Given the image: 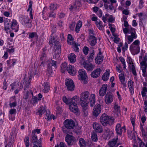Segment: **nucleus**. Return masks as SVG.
<instances>
[{
  "instance_id": "nucleus-42",
  "label": "nucleus",
  "mask_w": 147,
  "mask_h": 147,
  "mask_svg": "<svg viewBox=\"0 0 147 147\" xmlns=\"http://www.w3.org/2000/svg\"><path fill=\"white\" fill-rule=\"evenodd\" d=\"M82 26V22L79 20L77 23L76 27L75 28V31L77 32L78 33L80 30V28Z\"/></svg>"
},
{
  "instance_id": "nucleus-29",
  "label": "nucleus",
  "mask_w": 147,
  "mask_h": 147,
  "mask_svg": "<svg viewBox=\"0 0 147 147\" xmlns=\"http://www.w3.org/2000/svg\"><path fill=\"white\" fill-rule=\"evenodd\" d=\"M46 110V107L45 106L41 107L39 108L38 112L36 113L40 117L45 112Z\"/></svg>"
},
{
  "instance_id": "nucleus-24",
  "label": "nucleus",
  "mask_w": 147,
  "mask_h": 147,
  "mask_svg": "<svg viewBox=\"0 0 147 147\" xmlns=\"http://www.w3.org/2000/svg\"><path fill=\"white\" fill-rule=\"evenodd\" d=\"M118 138H115L109 141L108 144L109 147H117L118 144L117 143Z\"/></svg>"
},
{
  "instance_id": "nucleus-45",
  "label": "nucleus",
  "mask_w": 147,
  "mask_h": 147,
  "mask_svg": "<svg viewBox=\"0 0 147 147\" xmlns=\"http://www.w3.org/2000/svg\"><path fill=\"white\" fill-rule=\"evenodd\" d=\"M24 141L25 142L26 147H29L30 145V142L28 137L27 136H26L24 139Z\"/></svg>"
},
{
  "instance_id": "nucleus-8",
  "label": "nucleus",
  "mask_w": 147,
  "mask_h": 147,
  "mask_svg": "<svg viewBox=\"0 0 147 147\" xmlns=\"http://www.w3.org/2000/svg\"><path fill=\"white\" fill-rule=\"evenodd\" d=\"M52 37L50 40L49 43L53 45H54V49L55 50H60L61 46L60 45L59 42L55 40V38L54 36H51Z\"/></svg>"
},
{
  "instance_id": "nucleus-41",
  "label": "nucleus",
  "mask_w": 147,
  "mask_h": 147,
  "mask_svg": "<svg viewBox=\"0 0 147 147\" xmlns=\"http://www.w3.org/2000/svg\"><path fill=\"white\" fill-rule=\"evenodd\" d=\"M131 62L132 63H131L132 64L131 65V66L130 67V69H131L133 74L134 75L136 76L137 75V74L136 71L135 66L133 65L132 61H131V60L130 61V60L129 59V63L130 64L131 63Z\"/></svg>"
},
{
  "instance_id": "nucleus-59",
  "label": "nucleus",
  "mask_w": 147,
  "mask_h": 147,
  "mask_svg": "<svg viewBox=\"0 0 147 147\" xmlns=\"http://www.w3.org/2000/svg\"><path fill=\"white\" fill-rule=\"evenodd\" d=\"M88 48L87 47H85L83 49V51L84 53L86 55L88 54Z\"/></svg>"
},
{
  "instance_id": "nucleus-54",
  "label": "nucleus",
  "mask_w": 147,
  "mask_h": 147,
  "mask_svg": "<svg viewBox=\"0 0 147 147\" xmlns=\"http://www.w3.org/2000/svg\"><path fill=\"white\" fill-rule=\"evenodd\" d=\"M5 30L9 29L11 28V23H7L5 24Z\"/></svg>"
},
{
  "instance_id": "nucleus-38",
  "label": "nucleus",
  "mask_w": 147,
  "mask_h": 147,
  "mask_svg": "<svg viewBox=\"0 0 147 147\" xmlns=\"http://www.w3.org/2000/svg\"><path fill=\"white\" fill-rule=\"evenodd\" d=\"M47 64L48 66V68L47 69V74L49 76L52 73V70L51 66V62H49Z\"/></svg>"
},
{
  "instance_id": "nucleus-35",
  "label": "nucleus",
  "mask_w": 147,
  "mask_h": 147,
  "mask_svg": "<svg viewBox=\"0 0 147 147\" xmlns=\"http://www.w3.org/2000/svg\"><path fill=\"white\" fill-rule=\"evenodd\" d=\"M103 59V56H96L95 58V60L96 64H99L102 62Z\"/></svg>"
},
{
  "instance_id": "nucleus-14",
  "label": "nucleus",
  "mask_w": 147,
  "mask_h": 147,
  "mask_svg": "<svg viewBox=\"0 0 147 147\" xmlns=\"http://www.w3.org/2000/svg\"><path fill=\"white\" fill-rule=\"evenodd\" d=\"M104 131L105 133L103 135V138L105 140L109 139L111 137V134L112 133V132L107 127H106L105 128Z\"/></svg>"
},
{
  "instance_id": "nucleus-5",
  "label": "nucleus",
  "mask_w": 147,
  "mask_h": 147,
  "mask_svg": "<svg viewBox=\"0 0 147 147\" xmlns=\"http://www.w3.org/2000/svg\"><path fill=\"white\" fill-rule=\"evenodd\" d=\"M147 57L146 56H145L144 57V60L142 61L140 63L141 65V69L143 73L142 75L144 77H146L147 76V74L146 73L147 68Z\"/></svg>"
},
{
  "instance_id": "nucleus-39",
  "label": "nucleus",
  "mask_w": 147,
  "mask_h": 147,
  "mask_svg": "<svg viewBox=\"0 0 147 147\" xmlns=\"http://www.w3.org/2000/svg\"><path fill=\"white\" fill-rule=\"evenodd\" d=\"M82 107V112L83 113V115L84 116H86L88 113V109L87 107L88 105L83 106L81 105Z\"/></svg>"
},
{
  "instance_id": "nucleus-25",
  "label": "nucleus",
  "mask_w": 147,
  "mask_h": 147,
  "mask_svg": "<svg viewBox=\"0 0 147 147\" xmlns=\"http://www.w3.org/2000/svg\"><path fill=\"white\" fill-rule=\"evenodd\" d=\"M119 77L121 84L124 87H126V82L125 81V77L123 74L121 73L119 75Z\"/></svg>"
},
{
  "instance_id": "nucleus-30",
  "label": "nucleus",
  "mask_w": 147,
  "mask_h": 147,
  "mask_svg": "<svg viewBox=\"0 0 147 147\" xmlns=\"http://www.w3.org/2000/svg\"><path fill=\"white\" fill-rule=\"evenodd\" d=\"M85 69L88 71H92L94 68V65L91 63H85L83 65Z\"/></svg>"
},
{
  "instance_id": "nucleus-51",
  "label": "nucleus",
  "mask_w": 147,
  "mask_h": 147,
  "mask_svg": "<svg viewBox=\"0 0 147 147\" xmlns=\"http://www.w3.org/2000/svg\"><path fill=\"white\" fill-rule=\"evenodd\" d=\"M94 51L92 52L90 54L88 58V60L89 62H91L94 59Z\"/></svg>"
},
{
  "instance_id": "nucleus-55",
  "label": "nucleus",
  "mask_w": 147,
  "mask_h": 147,
  "mask_svg": "<svg viewBox=\"0 0 147 147\" xmlns=\"http://www.w3.org/2000/svg\"><path fill=\"white\" fill-rule=\"evenodd\" d=\"M76 24V23L75 22H73L70 24L69 26L70 30H73L74 29V27Z\"/></svg>"
},
{
  "instance_id": "nucleus-12",
  "label": "nucleus",
  "mask_w": 147,
  "mask_h": 147,
  "mask_svg": "<svg viewBox=\"0 0 147 147\" xmlns=\"http://www.w3.org/2000/svg\"><path fill=\"white\" fill-rule=\"evenodd\" d=\"M75 140L74 137L69 134H67L65 137V140L69 145H72Z\"/></svg>"
},
{
  "instance_id": "nucleus-28",
  "label": "nucleus",
  "mask_w": 147,
  "mask_h": 147,
  "mask_svg": "<svg viewBox=\"0 0 147 147\" xmlns=\"http://www.w3.org/2000/svg\"><path fill=\"white\" fill-rule=\"evenodd\" d=\"M134 83L131 80H130L128 82V86L131 94H133L134 93Z\"/></svg>"
},
{
  "instance_id": "nucleus-2",
  "label": "nucleus",
  "mask_w": 147,
  "mask_h": 147,
  "mask_svg": "<svg viewBox=\"0 0 147 147\" xmlns=\"http://www.w3.org/2000/svg\"><path fill=\"white\" fill-rule=\"evenodd\" d=\"M79 100V98L76 96L72 98V103L70 104L69 109L70 111L76 114L78 113L79 109L77 106V103Z\"/></svg>"
},
{
  "instance_id": "nucleus-9",
  "label": "nucleus",
  "mask_w": 147,
  "mask_h": 147,
  "mask_svg": "<svg viewBox=\"0 0 147 147\" xmlns=\"http://www.w3.org/2000/svg\"><path fill=\"white\" fill-rule=\"evenodd\" d=\"M101 110V105L98 104H96L93 109V115L95 117H97L100 113Z\"/></svg>"
},
{
  "instance_id": "nucleus-31",
  "label": "nucleus",
  "mask_w": 147,
  "mask_h": 147,
  "mask_svg": "<svg viewBox=\"0 0 147 147\" xmlns=\"http://www.w3.org/2000/svg\"><path fill=\"white\" fill-rule=\"evenodd\" d=\"M50 113L49 110L47 111L46 113L45 116V119L48 120H50L52 118L54 119H55V116L53 115H50Z\"/></svg>"
},
{
  "instance_id": "nucleus-44",
  "label": "nucleus",
  "mask_w": 147,
  "mask_h": 147,
  "mask_svg": "<svg viewBox=\"0 0 147 147\" xmlns=\"http://www.w3.org/2000/svg\"><path fill=\"white\" fill-rule=\"evenodd\" d=\"M32 1H30L29 2V5L28 6V8L27 9V11H30V15H32Z\"/></svg>"
},
{
  "instance_id": "nucleus-32",
  "label": "nucleus",
  "mask_w": 147,
  "mask_h": 147,
  "mask_svg": "<svg viewBox=\"0 0 147 147\" xmlns=\"http://www.w3.org/2000/svg\"><path fill=\"white\" fill-rule=\"evenodd\" d=\"M62 100L63 102L66 104H69V105L70 104L72 103V98H67L65 96H63Z\"/></svg>"
},
{
  "instance_id": "nucleus-11",
  "label": "nucleus",
  "mask_w": 147,
  "mask_h": 147,
  "mask_svg": "<svg viewBox=\"0 0 147 147\" xmlns=\"http://www.w3.org/2000/svg\"><path fill=\"white\" fill-rule=\"evenodd\" d=\"M113 94L110 93H107L105 96V101L107 104H110L113 101Z\"/></svg>"
},
{
  "instance_id": "nucleus-46",
  "label": "nucleus",
  "mask_w": 147,
  "mask_h": 147,
  "mask_svg": "<svg viewBox=\"0 0 147 147\" xmlns=\"http://www.w3.org/2000/svg\"><path fill=\"white\" fill-rule=\"evenodd\" d=\"M72 43L73 48L74 49V50L75 51L77 52H79V49L78 47V46H80V45L78 44V43Z\"/></svg>"
},
{
  "instance_id": "nucleus-48",
  "label": "nucleus",
  "mask_w": 147,
  "mask_h": 147,
  "mask_svg": "<svg viewBox=\"0 0 147 147\" xmlns=\"http://www.w3.org/2000/svg\"><path fill=\"white\" fill-rule=\"evenodd\" d=\"M96 24L100 30L102 29V28L103 26L102 25V22L100 21H96Z\"/></svg>"
},
{
  "instance_id": "nucleus-36",
  "label": "nucleus",
  "mask_w": 147,
  "mask_h": 147,
  "mask_svg": "<svg viewBox=\"0 0 147 147\" xmlns=\"http://www.w3.org/2000/svg\"><path fill=\"white\" fill-rule=\"evenodd\" d=\"M44 87V88L42 90L43 92L44 93L48 92L49 90V86L48 85V84L47 82H44L43 85Z\"/></svg>"
},
{
  "instance_id": "nucleus-22",
  "label": "nucleus",
  "mask_w": 147,
  "mask_h": 147,
  "mask_svg": "<svg viewBox=\"0 0 147 147\" xmlns=\"http://www.w3.org/2000/svg\"><path fill=\"white\" fill-rule=\"evenodd\" d=\"M15 131H13L10 134V137L9 142L6 145L9 147H11L12 146V144H13L15 140L14 139V136H15Z\"/></svg>"
},
{
  "instance_id": "nucleus-52",
  "label": "nucleus",
  "mask_w": 147,
  "mask_h": 147,
  "mask_svg": "<svg viewBox=\"0 0 147 147\" xmlns=\"http://www.w3.org/2000/svg\"><path fill=\"white\" fill-rule=\"evenodd\" d=\"M79 61L81 64H82L83 65L85 64V63H86L85 61V60L84 58L82 56H81L79 58Z\"/></svg>"
},
{
  "instance_id": "nucleus-40",
  "label": "nucleus",
  "mask_w": 147,
  "mask_h": 147,
  "mask_svg": "<svg viewBox=\"0 0 147 147\" xmlns=\"http://www.w3.org/2000/svg\"><path fill=\"white\" fill-rule=\"evenodd\" d=\"M61 53V50H55V54L53 55V58L57 59L59 58Z\"/></svg>"
},
{
  "instance_id": "nucleus-60",
  "label": "nucleus",
  "mask_w": 147,
  "mask_h": 147,
  "mask_svg": "<svg viewBox=\"0 0 147 147\" xmlns=\"http://www.w3.org/2000/svg\"><path fill=\"white\" fill-rule=\"evenodd\" d=\"M109 16V14H106L105 16H102V19L105 23L106 22V21L107 20V18Z\"/></svg>"
},
{
  "instance_id": "nucleus-53",
  "label": "nucleus",
  "mask_w": 147,
  "mask_h": 147,
  "mask_svg": "<svg viewBox=\"0 0 147 147\" xmlns=\"http://www.w3.org/2000/svg\"><path fill=\"white\" fill-rule=\"evenodd\" d=\"M114 109L115 111L117 113H120V107L118 105L115 104L114 106Z\"/></svg>"
},
{
  "instance_id": "nucleus-43",
  "label": "nucleus",
  "mask_w": 147,
  "mask_h": 147,
  "mask_svg": "<svg viewBox=\"0 0 147 147\" xmlns=\"http://www.w3.org/2000/svg\"><path fill=\"white\" fill-rule=\"evenodd\" d=\"M79 143L80 147H85L86 145V142L82 138L79 139Z\"/></svg>"
},
{
  "instance_id": "nucleus-18",
  "label": "nucleus",
  "mask_w": 147,
  "mask_h": 147,
  "mask_svg": "<svg viewBox=\"0 0 147 147\" xmlns=\"http://www.w3.org/2000/svg\"><path fill=\"white\" fill-rule=\"evenodd\" d=\"M101 71L102 70L100 68L96 69L91 74V76L93 78H96L100 75Z\"/></svg>"
},
{
  "instance_id": "nucleus-47",
  "label": "nucleus",
  "mask_w": 147,
  "mask_h": 147,
  "mask_svg": "<svg viewBox=\"0 0 147 147\" xmlns=\"http://www.w3.org/2000/svg\"><path fill=\"white\" fill-rule=\"evenodd\" d=\"M119 59L123 66V68L125 69L126 68V65L125 59L122 57H120Z\"/></svg>"
},
{
  "instance_id": "nucleus-10",
  "label": "nucleus",
  "mask_w": 147,
  "mask_h": 147,
  "mask_svg": "<svg viewBox=\"0 0 147 147\" xmlns=\"http://www.w3.org/2000/svg\"><path fill=\"white\" fill-rule=\"evenodd\" d=\"M97 39L94 36H88V41L89 44L91 46H94L97 43Z\"/></svg>"
},
{
  "instance_id": "nucleus-3",
  "label": "nucleus",
  "mask_w": 147,
  "mask_h": 147,
  "mask_svg": "<svg viewBox=\"0 0 147 147\" xmlns=\"http://www.w3.org/2000/svg\"><path fill=\"white\" fill-rule=\"evenodd\" d=\"M78 78L81 80L84 84L87 83V76L86 73L83 69H80L78 71Z\"/></svg>"
},
{
  "instance_id": "nucleus-63",
  "label": "nucleus",
  "mask_w": 147,
  "mask_h": 147,
  "mask_svg": "<svg viewBox=\"0 0 147 147\" xmlns=\"http://www.w3.org/2000/svg\"><path fill=\"white\" fill-rule=\"evenodd\" d=\"M80 4V3L78 1H76L75 2L74 4L73 5V7L74 9H76L77 8V6H79Z\"/></svg>"
},
{
  "instance_id": "nucleus-50",
  "label": "nucleus",
  "mask_w": 147,
  "mask_h": 147,
  "mask_svg": "<svg viewBox=\"0 0 147 147\" xmlns=\"http://www.w3.org/2000/svg\"><path fill=\"white\" fill-rule=\"evenodd\" d=\"M37 36V34L36 32H32L29 34V38H32Z\"/></svg>"
},
{
  "instance_id": "nucleus-34",
  "label": "nucleus",
  "mask_w": 147,
  "mask_h": 147,
  "mask_svg": "<svg viewBox=\"0 0 147 147\" xmlns=\"http://www.w3.org/2000/svg\"><path fill=\"white\" fill-rule=\"evenodd\" d=\"M61 71L62 73H64L65 70H67L68 66L67 64L65 62L63 63L61 66Z\"/></svg>"
},
{
  "instance_id": "nucleus-23",
  "label": "nucleus",
  "mask_w": 147,
  "mask_h": 147,
  "mask_svg": "<svg viewBox=\"0 0 147 147\" xmlns=\"http://www.w3.org/2000/svg\"><path fill=\"white\" fill-rule=\"evenodd\" d=\"M11 28L12 30H14L16 32H17L18 31V27L17 25V22L16 20H13L11 23Z\"/></svg>"
},
{
  "instance_id": "nucleus-20",
  "label": "nucleus",
  "mask_w": 147,
  "mask_h": 147,
  "mask_svg": "<svg viewBox=\"0 0 147 147\" xmlns=\"http://www.w3.org/2000/svg\"><path fill=\"white\" fill-rule=\"evenodd\" d=\"M130 50L132 53L137 54L140 52V47L131 44L130 46Z\"/></svg>"
},
{
  "instance_id": "nucleus-17",
  "label": "nucleus",
  "mask_w": 147,
  "mask_h": 147,
  "mask_svg": "<svg viewBox=\"0 0 147 147\" xmlns=\"http://www.w3.org/2000/svg\"><path fill=\"white\" fill-rule=\"evenodd\" d=\"M123 129H124L125 130H126L125 126L121 127V125L120 123H118L116 125L115 127V130L117 135H121L122 134Z\"/></svg>"
},
{
  "instance_id": "nucleus-16",
  "label": "nucleus",
  "mask_w": 147,
  "mask_h": 147,
  "mask_svg": "<svg viewBox=\"0 0 147 147\" xmlns=\"http://www.w3.org/2000/svg\"><path fill=\"white\" fill-rule=\"evenodd\" d=\"M107 89V84H103L99 90V95L102 96H103L106 93Z\"/></svg>"
},
{
  "instance_id": "nucleus-61",
  "label": "nucleus",
  "mask_w": 147,
  "mask_h": 147,
  "mask_svg": "<svg viewBox=\"0 0 147 147\" xmlns=\"http://www.w3.org/2000/svg\"><path fill=\"white\" fill-rule=\"evenodd\" d=\"M140 41L139 40H135L131 44L139 46Z\"/></svg>"
},
{
  "instance_id": "nucleus-1",
  "label": "nucleus",
  "mask_w": 147,
  "mask_h": 147,
  "mask_svg": "<svg viewBox=\"0 0 147 147\" xmlns=\"http://www.w3.org/2000/svg\"><path fill=\"white\" fill-rule=\"evenodd\" d=\"M95 94H90L88 91L82 92L81 94L80 103L81 105H88L90 103V107H93L95 102Z\"/></svg>"
},
{
  "instance_id": "nucleus-58",
  "label": "nucleus",
  "mask_w": 147,
  "mask_h": 147,
  "mask_svg": "<svg viewBox=\"0 0 147 147\" xmlns=\"http://www.w3.org/2000/svg\"><path fill=\"white\" fill-rule=\"evenodd\" d=\"M31 21L30 20L28 17H26L24 18V22L25 24L28 23Z\"/></svg>"
},
{
  "instance_id": "nucleus-21",
  "label": "nucleus",
  "mask_w": 147,
  "mask_h": 147,
  "mask_svg": "<svg viewBox=\"0 0 147 147\" xmlns=\"http://www.w3.org/2000/svg\"><path fill=\"white\" fill-rule=\"evenodd\" d=\"M67 68V71L70 75L74 76L76 74V71L73 66L69 65H68V67Z\"/></svg>"
},
{
  "instance_id": "nucleus-26",
  "label": "nucleus",
  "mask_w": 147,
  "mask_h": 147,
  "mask_svg": "<svg viewBox=\"0 0 147 147\" xmlns=\"http://www.w3.org/2000/svg\"><path fill=\"white\" fill-rule=\"evenodd\" d=\"M68 58L70 62L71 63H74L76 61V56L74 53H71L69 54Z\"/></svg>"
},
{
  "instance_id": "nucleus-62",
  "label": "nucleus",
  "mask_w": 147,
  "mask_h": 147,
  "mask_svg": "<svg viewBox=\"0 0 147 147\" xmlns=\"http://www.w3.org/2000/svg\"><path fill=\"white\" fill-rule=\"evenodd\" d=\"M16 109H11L10 110L9 113L11 114H14L16 113Z\"/></svg>"
},
{
  "instance_id": "nucleus-37",
  "label": "nucleus",
  "mask_w": 147,
  "mask_h": 147,
  "mask_svg": "<svg viewBox=\"0 0 147 147\" xmlns=\"http://www.w3.org/2000/svg\"><path fill=\"white\" fill-rule=\"evenodd\" d=\"M109 71H107L103 74L102 77V80L105 81H107L109 79Z\"/></svg>"
},
{
  "instance_id": "nucleus-6",
  "label": "nucleus",
  "mask_w": 147,
  "mask_h": 147,
  "mask_svg": "<svg viewBox=\"0 0 147 147\" xmlns=\"http://www.w3.org/2000/svg\"><path fill=\"white\" fill-rule=\"evenodd\" d=\"M65 84L67 87V90L70 91H73L75 88V85L73 80L71 79L66 80Z\"/></svg>"
},
{
  "instance_id": "nucleus-4",
  "label": "nucleus",
  "mask_w": 147,
  "mask_h": 147,
  "mask_svg": "<svg viewBox=\"0 0 147 147\" xmlns=\"http://www.w3.org/2000/svg\"><path fill=\"white\" fill-rule=\"evenodd\" d=\"M111 118L109 117L107 114L103 113L100 118V122L104 126H105L107 124H109L111 121Z\"/></svg>"
},
{
  "instance_id": "nucleus-7",
  "label": "nucleus",
  "mask_w": 147,
  "mask_h": 147,
  "mask_svg": "<svg viewBox=\"0 0 147 147\" xmlns=\"http://www.w3.org/2000/svg\"><path fill=\"white\" fill-rule=\"evenodd\" d=\"M64 124L65 127L69 129H73L75 125L74 122L71 119H66L64 121Z\"/></svg>"
},
{
  "instance_id": "nucleus-56",
  "label": "nucleus",
  "mask_w": 147,
  "mask_h": 147,
  "mask_svg": "<svg viewBox=\"0 0 147 147\" xmlns=\"http://www.w3.org/2000/svg\"><path fill=\"white\" fill-rule=\"evenodd\" d=\"M126 18L125 17H123V19L124 20V26L126 27H127L128 26H129V25L128 24V23L127 22L126 20Z\"/></svg>"
},
{
  "instance_id": "nucleus-57",
  "label": "nucleus",
  "mask_w": 147,
  "mask_h": 147,
  "mask_svg": "<svg viewBox=\"0 0 147 147\" xmlns=\"http://www.w3.org/2000/svg\"><path fill=\"white\" fill-rule=\"evenodd\" d=\"M91 3H96L99 0H84Z\"/></svg>"
},
{
  "instance_id": "nucleus-49",
  "label": "nucleus",
  "mask_w": 147,
  "mask_h": 147,
  "mask_svg": "<svg viewBox=\"0 0 147 147\" xmlns=\"http://www.w3.org/2000/svg\"><path fill=\"white\" fill-rule=\"evenodd\" d=\"M33 134L31 142L33 143H36L38 141L37 136L35 134Z\"/></svg>"
},
{
  "instance_id": "nucleus-13",
  "label": "nucleus",
  "mask_w": 147,
  "mask_h": 147,
  "mask_svg": "<svg viewBox=\"0 0 147 147\" xmlns=\"http://www.w3.org/2000/svg\"><path fill=\"white\" fill-rule=\"evenodd\" d=\"M32 78V76L31 75H30L28 78H27L26 76L24 77V79L25 82V86L24 87V90H26V88H28L29 87V86L30 85V82L31 81Z\"/></svg>"
},
{
  "instance_id": "nucleus-19",
  "label": "nucleus",
  "mask_w": 147,
  "mask_h": 147,
  "mask_svg": "<svg viewBox=\"0 0 147 147\" xmlns=\"http://www.w3.org/2000/svg\"><path fill=\"white\" fill-rule=\"evenodd\" d=\"M137 37V35L136 34L135 31L131 32V35L127 36V42L129 44H130L133 40L134 39H136Z\"/></svg>"
},
{
  "instance_id": "nucleus-33",
  "label": "nucleus",
  "mask_w": 147,
  "mask_h": 147,
  "mask_svg": "<svg viewBox=\"0 0 147 147\" xmlns=\"http://www.w3.org/2000/svg\"><path fill=\"white\" fill-rule=\"evenodd\" d=\"M91 138L93 141L96 142L98 140L97 133L93 131L91 133Z\"/></svg>"
},
{
  "instance_id": "nucleus-64",
  "label": "nucleus",
  "mask_w": 147,
  "mask_h": 147,
  "mask_svg": "<svg viewBox=\"0 0 147 147\" xmlns=\"http://www.w3.org/2000/svg\"><path fill=\"white\" fill-rule=\"evenodd\" d=\"M128 46L127 43L126 42H125L124 46L122 48V51L124 52L126 51L127 49Z\"/></svg>"
},
{
  "instance_id": "nucleus-27",
  "label": "nucleus",
  "mask_w": 147,
  "mask_h": 147,
  "mask_svg": "<svg viewBox=\"0 0 147 147\" xmlns=\"http://www.w3.org/2000/svg\"><path fill=\"white\" fill-rule=\"evenodd\" d=\"M40 59L42 61L41 63V65H44L45 63L47 64L49 62L47 61L46 55L45 53H43L41 56L40 57Z\"/></svg>"
},
{
  "instance_id": "nucleus-15",
  "label": "nucleus",
  "mask_w": 147,
  "mask_h": 147,
  "mask_svg": "<svg viewBox=\"0 0 147 147\" xmlns=\"http://www.w3.org/2000/svg\"><path fill=\"white\" fill-rule=\"evenodd\" d=\"M93 127L94 129L95 130L94 131L97 133H101L103 131V129L101 125L96 122L93 123Z\"/></svg>"
}]
</instances>
